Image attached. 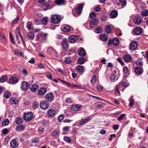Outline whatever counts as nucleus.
I'll list each match as a JSON object with an SVG mask.
<instances>
[{"label": "nucleus", "instance_id": "f257e3e1", "mask_svg": "<svg viewBox=\"0 0 148 148\" xmlns=\"http://www.w3.org/2000/svg\"><path fill=\"white\" fill-rule=\"evenodd\" d=\"M89 15L90 17L92 18L90 23V27L92 28L97 25L98 23V21L97 19L94 18L96 16V13L95 12H93L91 13Z\"/></svg>", "mask_w": 148, "mask_h": 148}, {"label": "nucleus", "instance_id": "f03ea898", "mask_svg": "<svg viewBox=\"0 0 148 148\" xmlns=\"http://www.w3.org/2000/svg\"><path fill=\"white\" fill-rule=\"evenodd\" d=\"M33 118V114L32 112H28L24 114V119L27 121H31Z\"/></svg>", "mask_w": 148, "mask_h": 148}, {"label": "nucleus", "instance_id": "7ed1b4c3", "mask_svg": "<svg viewBox=\"0 0 148 148\" xmlns=\"http://www.w3.org/2000/svg\"><path fill=\"white\" fill-rule=\"evenodd\" d=\"M60 19L61 17L60 16L54 14L51 16V20L52 23L57 24L60 21Z\"/></svg>", "mask_w": 148, "mask_h": 148}, {"label": "nucleus", "instance_id": "20e7f679", "mask_svg": "<svg viewBox=\"0 0 148 148\" xmlns=\"http://www.w3.org/2000/svg\"><path fill=\"white\" fill-rule=\"evenodd\" d=\"M57 111L54 109H51L49 110L47 112L48 116L49 118H53L57 114Z\"/></svg>", "mask_w": 148, "mask_h": 148}, {"label": "nucleus", "instance_id": "39448f33", "mask_svg": "<svg viewBox=\"0 0 148 148\" xmlns=\"http://www.w3.org/2000/svg\"><path fill=\"white\" fill-rule=\"evenodd\" d=\"M40 107L44 110H47L49 106V104L46 100L41 101L40 103Z\"/></svg>", "mask_w": 148, "mask_h": 148}, {"label": "nucleus", "instance_id": "423d86ee", "mask_svg": "<svg viewBox=\"0 0 148 148\" xmlns=\"http://www.w3.org/2000/svg\"><path fill=\"white\" fill-rule=\"evenodd\" d=\"M29 87V83L25 81H23L21 85V88L23 91H27Z\"/></svg>", "mask_w": 148, "mask_h": 148}, {"label": "nucleus", "instance_id": "0eeeda50", "mask_svg": "<svg viewBox=\"0 0 148 148\" xmlns=\"http://www.w3.org/2000/svg\"><path fill=\"white\" fill-rule=\"evenodd\" d=\"M134 71L136 75L140 76L142 74L143 70L141 67L137 66L134 67Z\"/></svg>", "mask_w": 148, "mask_h": 148}, {"label": "nucleus", "instance_id": "6e6552de", "mask_svg": "<svg viewBox=\"0 0 148 148\" xmlns=\"http://www.w3.org/2000/svg\"><path fill=\"white\" fill-rule=\"evenodd\" d=\"M54 97L53 93H48L45 95V98L48 101L51 102L53 100Z\"/></svg>", "mask_w": 148, "mask_h": 148}, {"label": "nucleus", "instance_id": "1a4fd4ad", "mask_svg": "<svg viewBox=\"0 0 148 148\" xmlns=\"http://www.w3.org/2000/svg\"><path fill=\"white\" fill-rule=\"evenodd\" d=\"M61 30L65 32H68L71 30V27L67 25H63L61 27Z\"/></svg>", "mask_w": 148, "mask_h": 148}, {"label": "nucleus", "instance_id": "9d476101", "mask_svg": "<svg viewBox=\"0 0 148 148\" xmlns=\"http://www.w3.org/2000/svg\"><path fill=\"white\" fill-rule=\"evenodd\" d=\"M47 91V89L45 87H41L38 90V95L40 96H42L45 94Z\"/></svg>", "mask_w": 148, "mask_h": 148}, {"label": "nucleus", "instance_id": "9b49d317", "mask_svg": "<svg viewBox=\"0 0 148 148\" xmlns=\"http://www.w3.org/2000/svg\"><path fill=\"white\" fill-rule=\"evenodd\" d=\"M62 44L63 49L65 51H66L69 47L67 39H64L62 41Z\"/></svg>", "mask_w": 148, "mask_h": 148}, {"label": "nucleus", "instance_id": "f8f14e48", "mask_svg": "<svg viewBox=\"0 0 148 148\" xmlns=\"http://www.w3.org/2000/svg\"><path fill=\"white\" fill-rule=\"evenodd\" d=\"M19 81V79L14 77H12L9 79V83L10 84H14L17 83Z\"/></svg>", "mask_w": 148, "mask_h": 148}, {"label": "nucleus", "instance_id": "ddd939ff", "mask_svg": "<svg viewBox=\"0 0 148 148\" xmlns=\"http://www.w3.org/2000/svg\"><path fill=\"white\" fill-rule=\"evenodd\" d=\"M78 40L77 37L75 36H72L69 38V41L71 43H75Z\"/></svg>", "mask_w": 148, "mask_h": 148}, {"label": "nucleus", "instance_id": "4468645a", "mask_svg": "<svg viewBox=\"0 0 148 148\" xmlns=\"http://www.w3.org/2000/svg\"><path fill=\"white\" fill-rule=\"evenodd\" d=\"M129 49L130 50L134 51L135 50L138 46L137 43L135 41L132 42L130 44Z\"/></svg>", "mask_w": 148, "mask_h": 148}, {"label": "nucleus", "instance_id": "2eb2a0df", "mask_svg": "<svg viewBox=\"0 0 148 148\" xmlns=\"http://www.w3.org/2000/svg\"><path fill=\"white\" fill-rule=\"evenodd\" d=\"M83 7V5L82 3H80L77 5L75 11L78 14H79L81 13Z\"/></svg>", "mask_w": 148, "mask_h": 148}, {"label": "nucleus", "instance_id": "dca6fc26", "mask_svg": "<svg viewBox=\"0 0 148 148\" xmlns=\"http://www.w3.org/2000/svg\"><path fill=\"white\" fill-rule=\"evenodd\" d=\"M51 3V2L48 1L44 4H43L42 5V7L43 9L45 10H46L50 8Z\"/></svg>", "mask_w": 148, "mask_h": 148}, {"label": "nucleus", "instance_id": "f3484780", "mask_svg": "<svg viewBox=\"0 0 148 148\" xmlns=\"http://www.w3.org/2000/svg\"><path fill=\"white\" fill-rule=\"evenodd\" d=\"M123 58L124 61L126 62H130L131 61L132 58L129 54H126L123 56Z\"/></svg>", "mask_w": 148, "mask_h": 148}, {"label": "nucleus", "instance_id": "a211bd4d", "mask_svg": "<svg viewBox=\"0 0 148 148\" xmlns=\"http://www.w3.org/2000/svg\"><path fill=\"white\" fill-rule=\"evenodd\" d=\"M143 21L142 18L140 17H136L134 19L133 21L134 23L136 25H139Z\"/></svg>", "mask_w": 148, "mask_h": 148}, {"label": "nucleus", "instance_id": "6ab92c4d", "mask_svg": "<svg viewBox=\"0 0 148 148\" xmlns=\"http://www.w3.org/2000/svg\"><path fill=\"white\" fill-rule=\"evenodd\" d=\"M143 32L142 29L140 27H137L134 29V32L136 35L140 34Z\"/></svg>", "mask_w": 148, "mask_h": 148}, {"label": "nucleus", "instance_id": "aec40b11", "mask_svg": "<svg viewBox=\"0 0 148 148\" xmlns=\"http://www.w3.org/2000/svg\"><path fill=\"white\" fill-rule=\"evenodd\" d=\"M38 88V85L36 84H32L30 87V90L33 92L36 91Z\"/></svg>", "mask_w": 148, "mask_h": 148}, {"label": "nucleus", "instance_id": "412c9836", "mask_svg": "<svg viewBox=\"0 0 148 148\" xmlns=\"http://www.w3.org/2000/svg\"><path fill=\"white\" fill-rule=\"evenodd\" d=\"M78 54L82 56H84L86 55V52L85 49L82 48H80L78 51Z\"/></svg>", "mask_w": 148, "mask_h": 148}, {"label": "nucleus", "instance_id": "4be33fe9", "mask_svg": "<svg viewBox=\"0 0 148 148\" xmlns=\"http://www.w3.org/2000/svg\"><path fill=\"white\" fill-rule=\"evenodd\" d=\"M10 143L11 146L12 148H15L18 145V143L14 139L11 141Z\"/></svg>", "mask_w": 148, "mask_h": 148}, {"label": "nucleus", "instance_id": "5701e85b", "mask_svg": "<svg viewBox=\"0 0 148 148\" xmlns=\"http://www.w3.org/2000/svg\"><path fill=\"white\" fill-rule=\"evenodd\" d=\"M25 126L23 125H20L17 126L16 128L17 131L20 132L23 131L25 129Z\"/></svg>", "mask_w": 148, "mask_h": 148}, {"label": "nucleus", "instance_id": "b1692460", "mask_svg": "<svg viewBox=\"0 0 148 148\" xmlns=\"http://www.w3.org/2000/svg\"><path fill=\"white\" fill-rule=\"evenodd\" d=\"M118 15V13L116 10L112 11L110 14V16L111 18H115Z\"/></svg>", "mask_w": 148, "mask_h": 148}, {"label": "nucleus", "instance_id": "393cba45", "mask_svg": "<svg viewBox=\"0 0 148 148\" xmlns=\"http://www.w3.org/2000/svg\"><path fill=\"white\" fill-rule=\"evenodd\" d=\"M27 36L29 39L33 40L34 38V33L33 32H30L28 33Z\"/></svg>", "mask_w": 148, "mask_h": 148}, {"label": "nucleus", "instance_id": "a878e982", "mask_svg": "<svg viewBox=\"0 0 148 148\" xmlns=\"http://www.w3.org/2000/svg\"><path fill=\"white\" fill-rule=\"evenodd\" d=\"M100 39L103 41H106L108 40V38L106 35L102 34L99 35Z\"/></svg>", "mask_w": 148, "mask_h": 148}, {"label": "nucleus", "instance_id": "bb28decb", "mask_svg": "<svg viewBox=\"0 0 148 148\" xmlns=\"http://www.w3.org/2000/svg\"><path fill=\"white\" fill-rule=\"evenodd\" d=\"M90 118L88 117L84 119H82L79 122L80 125H82L88 122L90 120Z\"/></svg>", "mask_w": 148, "mask_h": 148}, {"label": "nucleus", "instance_id": "cd10ccee", "mask_svg": "<svg viewBox=\"0 0 148 148\" xmlns=\"http://www.w3.org/2000/svg\"><path fill=\"white\" fill-rule=\"evenodd\" d=\"M97 81V77L95 75H93L92 77L91 78L90 82L92 86H94Z\"/></svg>", "mask_w": 148, "mask_h": 148}, {"label": "nucleus", "instance_id": "c85d7f7f", "mask_svg": "<svg viewBox=\"0 0 148 148\" xmlns=\"http://www.w3.org/2000/svg\"><path fill=\"white\" fill-rule=\"evenodd\" d=\"M85 59L83 57H80L78 59L77 63L79 64H83L86 62Z\"/></svg>", "mask_w": 148, "mask_h": 148}, {"label": "nucleus", "instance_id": "c756f323", "mask_svg": "<svg viewBox=\"0 0 148 148\" xmlns=\"http://www.w3.org/2000/svg\"><path fill=\"white\" fill-rule=\"evenodd\" d=\"M59 133L60 131H59L55 130L52 132L51 135L53 136H56L59 135Z\"/></svg>", "mask_w": 148, "mask_h": 148}, {"label": "nucleus", "instance_id": "7c9ffc66", "mask_svg": "<svg viewBox=\"0 0 148 148\" xmlns=\"http://www.w3.org/2000/svg\"><path fill=\"white\" fill-rule=\"evenodd\" d=\"M73 107H72L71 110L73 111H77L80 110V106L78 105H75L73 106Z\"/></svg>", "mask_w": 148, "mask_h": 148}, {"label": "nucleus", "instance_id": "2f4dec72", "mask_svg": "<svg viewBox=\"0 0 148 148\" xmlns=\"http://www.w3.org/2000/svg\"><path fill=\"white\" fill-rule=\"evenodd\" d=\"M15 36L16 39L17 40H18V36L21 34L19 29L18 28H17L15 29Z\"/></svg>", "mask_w": 148, "mask_h": 148}, {"label": "nucleus", "instance_id": "473e14b6", "mask_svg": "<svg viewBox=\"0 0 148 148\" xmlns=\"http://www.w3.org/2000/svg\"><path fill=\"white\" fill-rule=\"evenodd\" d=\"M105 30L106 33L108 34L111 33L112 30V28L110 25H107L106 26Z\"/></svg>", "mask_w": 148, "mask_h": 148}, {"label": "nucleus", "instance_id": "72a5a7b5", "mask_svg": "<svg viewBox=\"0 0 148 148\" xmlns=\"http://www.w3.org/2000/svg\"><path fill=\"white\" fill-rule=\"evenodd\" d=\"M22 119L19 117H17L15 119V122L17 124H19L23 123Z\"/></svg>", "mask_w": 148, "mask_h": 148}, {"label": "nucleus", "instance_id": "f704fd0d", "mask_svg": "<svg viewBox=\"0 0 148 148\" xmlns=\"http://www.w3.org/2000/svg\"><path fill=\"white\" fill-rule=\"evenodd\" d=\"M112 44L115 46H117L119 44V40L118 38H115L112 40Z\"/></svg>", "mask_w": 148, "mask_h": 148}, {"label": "nucleus", "instance_id": "c9c22d12", "mask_svg": "<svg viewBox=\"0 0 148 148\" xmlns=\"http://www.w3.org/2000/svg\"><path fill=\"white\" fill-rule=\"evenodd\" d=\"M76 68L77 70L79 72H81L83 71L84 67L82 66H77Z\"/></svg>", "mask_w": 148, "mask_h": 148}, {"label": "nucleus", "instance_id": "e433bc0d", "mask_svg": "<svg viewBox=\"0 0 148 148\" xmlns=\"http://www.w3.org/2000/svg\"><path fill=\"white\" fill-rule=\"evenodd\" d=\"M65 0H55L56 4L58 5H60L64 3Z\"/></svg>", "mask_w": 148, "mask_h": 148}, {"label": "nucleus", "instance_id": "4c0bfd02", "mask_svg": "<svg viewBox=\"0 0 148 148\" xmlns=\"http://www.w3.org/2000/svg\"><path fill=\"white\" fill-rule=\"evenodd\" d=\"M121 85L123 86L127 87L128 86L129 84L127 83V80L122 81L121 83Z\"/></svg>", "mask_w": 148, "mask_h": 148}, {"label": "nucleus", "instance_id": "58836bf2", "mask_svg": "<svg viewBox=\"0 0 148 148\" xmlns=\"http://www.w3.org/2000/svg\"><path fill=\"white\" fill-rule=\"evenodd\" d=\"M10 101L11 103L14 104H16L17 102V101L16 100V99L14 98H11L10 99Z\"/></svg>", "mask_w": 148, "mask_h": 148}, {"label": "nucleus", "instance_id": "ea45409f", "mask_svg": "<svg viewBox=\"0 0 148 148\" xmlns=\"http://www.w3.org/2000/svg\"><path fill=\"white\" fill-rule=\"evenodd\" d=\"M9 35L12 42L13 44H14L15 42L14 40V37L11 32H10L9 33Z\"/></svg>", "mask_w": 148, "mask_h": 148}, {"label": "nucleus", "instance_id": "a19ab883", "mask_svg": "<svg viewBox=\"0 0 148 148\" xmlns=\"http://www.w3.org/2000/svg\"><path fill=\"white\" fill-rule=\"evenodd\" d=\"M9 123V121L8 119L5 120L2 123V125L4 126L8 125Z\"/></svg>", "mask_w": 148, "mask_h": 148}, {"label": "nucleus", "instance_id": "79ce46f5", "mask_svg": "<svg viewBox=\"0 0 148 148\" xmlns=\"http://www.w3.org/2000/svg\"><path fill=\"white\" fill-rule=\"evenodd\" d=\"M119 1L122 6H125L127 3L126 0H119Z\"/></svg>", "mask_w": 148, "mask_h": 148}, {"label": "nucleus", "instance_id": "37998d69", "mask_svg": "<svg viewBox=\"0 0 148 148\" xmlns=\"http://www.w3.org/2000/svg\"><path fill=\"white\" fill-rule=\"evenodd\" d=\"M64 116L63 115H60L58 116V121L60 122H61L64 119Z\"/></svg>", "mask_w": 148, "mask_h": 148}, {"label": "nucleus", "instance_id": "c03bdc74", "mask_svg": "<svg viewBox=\"0 0 148 148\" xmlns=\"http://www.w3.org/2000/svg\"><path fill=\"white\" fill-rule=\"evenodd\" d=\"M141 14L144 16H147L148 15V11L147 10L143 11L141 12Z\"/></svg>", "mask_w": 148, "mask_h": 148}, {"label": "nucleus", "instance_id": "a18cd8bd", "mask_svg": "<svg viewBox=\"0 0 148 148\" xmlns=\"http://www.w3.org/2000/svg\"><path fill=\"white\" fill-rule=\"evenodd\" d=\"M0 40L3 42L6 40L5 36L3 34H2L0 36Z\"/></svg>", "mask_w": 148, "mask_h": 148}, {"label": "nucleus", "instance_id": "49530a36", "mask_svg": "<svg viewBox=\"0 0 148 148\" xmlns=\"http://www.w3.org/2000/svg\"><path fill=\"white\" fill-rule=\"evenodd\" d=\"M19 17H16V18L14 20H13L12 21V22L11 23V24L12 25H11L12 26V25H13L14 24H15V23H17L18 22V21L19 20Z\"/></svg>", "mask_w": 148, "mask_h": 148}, {"label": "nucleus", "instance_id": "de8ad7c7", "mask_svg": "<svg viewBox=\"0 0 148 148\" xmlns=\"http://www.w3.org/2000/svg\"><path fill=\"white\" fill-rule=\"evenodd\" d=\"M47 34L43 33L41 34V37L42 39L45 40L47 39Z\"/></svg>", "mask_w": 148, "mask_h": 148}, {"label": "nucleus", "instance_id": "09e8293b", "mask_svg": "<svg viewBox=\"0 0 148 148\" xmlns=\"http://www.w3.org/2000/svg\"><path fill=\"white\" fill-rule=\"evenodd\" d=\"M102 30V29L100 27H97L94 30L95 32L97 33H100Z\"/></svg>", "mask_w": 148, "mask_h": 148}, {"label": "nucleus", "instance_id": "8fccbe9b", "mask_svg": "<svg viewBox=\"0 0 148 148\" xmlns=\"http://www.w3.org/2000/svg\"><path fill=\"white\" fill-rule=\"evenodd\" d=\"M48 21V18L47 17H45L42 19V24L46 25Z\"/></svg>", "mask_w": 148, "mask_h": 148}, {"label": "nucleus", "instance_id": "3c124183", "mask_svg": "<svg viewBox=\"0 0 148 148\" xmlns=\"http://www.w3.org/2000/svg\"><path fill=\"white\" fill-rule=\"evenodd\" d=\"M46 76L49 79L51 80L53 79L52 75L49 72H48L46 73Z\"/></svg>", "mask_w": 148, "mask_h": 148}, {"label": "nucleus", "instance_id": "603ef678", "mask_svg": "<svg viewBox=\"0 0 148 148\" xmlns=\"http://www.w3.org/2000/svg\"><path fill=\"white\" fill-rule=\"evenodd\" d=\"M64 140L68 143H70L71 142V138L69 137L65 136L64 138Z\"/></svg>", "mask_w": 148, "mask_h": 148}, {"label": "nucleus", "instance_id": "864d4df0", "mask_svg": "<svg viewBox=\"0 0 148 148\" xmlns=\"http://www.w3.org/2000/svg\"><path fill=\"white\" fill-rule=\"evenodd\" d=\"M4 96L5 98H8L11 97V94L9 92H5Z\"/></svg>", "mask_w": 148, "mask_h": 148}, {"label": "nucleus", "instance_id": "5fc2aeb1", "mask_svg": "<svg viewBox=\"0 0 148 148\" xmlns=\"http://www.w3.org/2000/svg\"><path fill=\"white\" fill-rule=\"evenodd\" d=\"M33 107L35 108H36L39 106V103L36 101L34 102L33 104Z\"/></svg>", "mask_w": 148, "mask_h": 148}, {"label": "nucleus", "instance_id": "6e6d98bb", "mask_svg": "<svg viewBox=\"0 0 148 148\" xmlns=\"http://www.w3.org/2000/svg\"><path fill=\"white\" fill-rule=\"evenodd\" d=\"M7 77L5 76H3L0 78V82H3L5 81Z\"/></svg>", "mask_w": 148, "mask_h": 148}, {"label": "nucleus", "instance_id": "4d7b16f0", "mask_svg": "<svg viewBox=\"0 0 148 148\" xmlns=\"http://www.w3.org/2000/svg\"><path fill=\"white\" fill-rule=\"evenodd\" d=\"M101 8L99 6H96L94 8V10L95 11L98 12L101 10Z\"/></svg>", "mask_w": 148, "mask_h": 148}, {"label": "nucleus", "instance_id": "13d9d810", "mask_svg": "<svg viewBox=\"0 0 148 148\" xmlns=\"http://www.w3.org/2000/svg\"><path fill=\"white\" fill-rule=\"evenodd\" d=\"M130 103L129 104V106H132L134 102V100L133 99H131V98H130Z\"/></svg>", "mask_w": 148, "mask_h": 148}, {"label": "nucleus", "instance_id": "bf43d9fd", "mask_svg": "<svg viewBox=\"0 0 148 148\" xmlns=\"http://www.w3.org/2000/svg\"><path fill=\"white\" fill-rule=\"evenodd\" d=\"M136 64L137 66H141L143 65V62L142 61H136Z\"/></svg>", "mask_w": 148, "mask_h": 148}, {"label": "nucleus", "instance_id": "052dcab7", "mask_svg": "<svg viewBox=\"0 0 148 148\" xmlns=\"http://www.w3.org/2000/svg\"><path fill=\"white\" fill-rule=\"evenodd\" d=\"M125 114H123L120 115L119 117L118 118L117 120L119 121L122 120L123 118V117Z\"/></svg>", "mask_w": 148, "mask_h": 148}, {"label": "nucleus", "instance_id": "680f3d73", "mask_svg": "<svg viewBox=\"0 0 148 148\" xmlns=\"http://www.w3.org/2000/svg\"><path fill=\"white\" fill-rule=\"evenodd\" d=\"M38 66L39 69H45V67L44 65L41 63L39 64H38Z\"/></svg>", "mask_w": 148, "mask_h": 148}, {"label": "nucleus", "instance_id": "e2e57ef3", "mask_svg": "<svg viewBox=\"0 0 148 148\" xmlns=\"http://www.w3.org/2000/svg\"><path fill=\"white\" fill-rule=\"evenodd\" d=\"M32 141L34 143H37L39 141V140L38 138H34L32 139Z\"/></svg>", "mask_w": 148, "mask_h": 148}, {"label": "nucleus", "instance_id": "0e129e2a", "mask_svg": "<svg viewBox=\"0 0 148 148\" xmlns=\"http://www.w3.org/2000/svg\"><path fill=\"white\" fill-rule=\"evenodd\" d=\"M115 94L117 96H119L120 94V92H119V91L118 89V87H117L116 88V90L115 91Z\"/></svg>", "mask_w": 148, "mask_h": 148}, {"label": "nucleus", "instance_id": "69168bd1", "mask_svg": "<svg viewBox=\"0 0 148 148\" xmlns=\"http://www.w3.org/2000/svg\"><path fill=\"white\" fill-rule=\"evenodd\" d=\"M8 130L7 128L4 129L2 130V133L3 134H6L8 132Z\"/></svg>", "mask_w": 148, "mask_h": 148}, {"label": "nucleus", "instance_id": "338daca9", "mask_svg": "<svg viewBox=\"0 0 148 148\" xmlns=\"http://www.w3.org/2000/svg\"><path fill=\"white\" fill-rule=\"evenodd\" d=\"M97 88L98 91H100L102 90L103 87L101 85H99L97 86Z\"/></svg>", "mask_w": 148, "mask_h": 148}, {"label": "nucleus", "instance_id": "774afa93", "mask_svg": "<svg viewBox=\"0 0 148 148\" xmlns=\"http://www.w3.org/2000/svg\"><path fill=\"white\" fill-rule=\"evenodd\" d=\"M64 61L66 64H68L70 63L71 61V60L68 58H66L64 60Z\"/></svg>", "mask_w": 148, "mask_h": 148}]
</instances>
